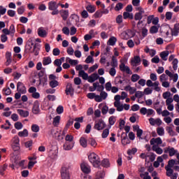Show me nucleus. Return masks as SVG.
I'll return each mask as SVG.
<instances>
[{
	"label": "nucleus",
	"mask_w": 179,
	"mask_h": 179,
	"mask_svg": "<svg viewBox=\"0 0 179 179\" xmlns=\"http://www.w3.org/2000/svg\"><path fill=\"white\" fill-rule=\"evenodd\" d=\"M88 159L94 167H99V166H100V157H99V155H97V154L92 152L88 156Z\"/></svg>",
	"instance_id": "nucleus-1"
},
{
	"label": "nucleus",
	"mask_w": 179,
	"mask_h": 179,
	"mask_svg": "<svg viewBox=\"0 0 179 179\" xmlns=\"http://www.w3.org/2000/svg\"><path fill=\"white\" fill-rule=\"evenodd\" d=\"M146 85L148 87H152L155 92H160V90H162V88L160 87V83H159V81H155L153 83L152 80H148L146 82Z\"/></svg>",
	"instance_id": "nucleus-2"
},
{
	"label": "nucleus",
	"mask_w": 179,
	"mask_h": 179,
	"mask_svg": "<svg viewBox=\"0 0 179 179\" xmlns=\"http://www.w3.org/2000/svg\"><path fill=\"white\" fill-rule=\"evenodd\" d=\"M137 13L134 15V20H142L143 15H145V10L141 7H136Z\"/></svg>",
	"instance_id": "nucleus-3"
},
{
	"label": "nucleus",
	"mask_w": 179,
	"mask_h": 179,
	"mask_svg": "<svg viewBox=\"0 0 179 179\" xmlns=\"http://www.w3.org/2000/svg\"><path fill=\"white\" fill-rule=\"evenodd\" d=\"M106 127H107V124H106L104 120L99 119L98 121L95 122L94 129H96V131H103Z\"/></svg>",
	"instance_id": "nucleus-4"
},
{
	"label": "nucleus",
	"mask_w": 179,
	"mask_h": 179,
	"mask_svg": "<svg viewBox=\"0 0 179 179\" xmlns=\"http://www.w3.org/2000/svg\"><path fill=\"white\" fill-rule=\"evenodd\" d=\"M12 148L15 152H17V150L20 149V140L19 139V137L17 136H15L12 139Z\"/></svg>",
	"instance_id": "nucleus-5"
},
{
	"label": "nucleus",
	"mask_w": 179,
	"mask_h": 179,
	"mask_svg": "<svg viewBox=\"0 0 179 179\" xmlns=\"http://www.w3.org/2000/svg\"><path fill=\"white\" fill-rule=\"evenodd\" d=\"M120 71L122 72L123 73H127V75H132V71L129 68V66L125 65V63L122 62L120 66Z\"/></svg>",
	"instance_id": "nucleus-6"
},
{
	"label": "nucleus",
	"mask_w": 179,
	"mask_h": 179,
	"mask_svg": "<svg viewBox=\"0 0 179 179\" xmlns=\"http://www.w3.org/2000/svg\"><path fill=\"white\" fill-rule=\"evenodd\" d=\"M164 153H169L170 157H173V156H177L178 155V150H176V148L173 147H167L164 149Z\"/></svg>",
	"instance_id": "nucleus-7"
},
{
	"label": "nucleus",
	"mask_w": 179,
	"mask_h": 179,
	"mask_svg": "<svg viewBox=\"0 0 179 179\" xmlns=\"http://www.w3.org/2000/svg\"><path fill=\"white\" fill-rule=\"evenodd\" d=\"M61 177L62 179H71L69 176V168L63 166L61 169Z\"/></svg>",
	"instance_id": "nucleus-8"
},
{
	"label": "nucleus",
	"mask_w": 179,
	"mask_h": 179,
	"mask_svg": "<svg viewBox=\"0 0 179 179\" xmlns=\"http://www.w3.org/2000/svg\"><path fill=\"white\" fill-rule=\"evenodd\" d=\"M80 169L83 173H85V174H89L92 171L90 166L89 165L88 163H86V162L81 163Z\"/></svg>",
	"instance_id": "nucleus-9"
},
{
	"label": "nucleus",
	"mask_w": 179,
	"mask_h": 179,
	"mask_svg": "<svg viewBox=\"0 0 179 179\" xmlns=\"http://www.w3.org/2000/svg\"><path fill=\"white\" fill-rule=\"evenodd\" d=\"M17 90L21 94H26L27 90H26V86L22 82H18L17 84Z\"/></svg>",
	"instance_id": "nucleus-10"
},
{
	"label": "nucleus",
	"mask_w": 179,
	"mask_h": 179,
	"mask_svg": "<svg viewBox=\"0 0 179 179\" xmlns=\"http://www.w3.org/2000/svg\"><path fill=\"white\" fill-rule=\"evenodd\" d=\"M150 125H152V127H155V125H157V127H160V125H162V124H163V122L162 121V119L160 118H157L155 119L153 117H150L148 120Z\"/></svg>",
	"instance_id": "nucleus-11"
},
{
	"label": "nucleus",
	"mask_w": 179,
	"mask_h": 179,
	"mask_svg": "<svg viewBox=\"0 0 179 179\" xmlns=\"http://www.w3.org/2000/svg\"><path fill=\"white\" fill-rule=\"evenodd\" d=\"M107 97H108V94L105 91H102L101 92L100 95H97L96 101V103H101V101H103V100H106Z\"/></svg>",
	"instance_id": "nucleus-12"
},
{
	"label": "nucleus",
	"mask_w": 179,
	"mask_h": 179,
	"mask_svg": "<svg viewBox=\"0 0 179 179\" xmlns=\"http://www.w3.org/2000/svg\"><path fill=\"white\" fill-rule=\"evenodd\" d=\"M130 64L133 67L138 66V65H141V57L134 56V58L131 59Z\"/></svg>",
	"instance_id": "nucleus-13"
},
{
	"label": "nucleus",
	"mask_w": 179,
	"mask_h": 179,
	"mask_svg": "<svg viewBox=\"0 0 179 179\" xmlns=\"http://www.w3.org/2000/svg\"><path fill=\"white\" fill-rule=\"evenodd\" d=\"M122 36H123L124 40H129V38H132V37L135 36V33H134V31L128 29L122 34Z\"/></svg>",
	"instance_id": "nucleus-14"
},
{
	"label": "nucleus",
	"mask_w": 179,
	"mask_h": 179,
	"mask_svg": "<svg viewBox=\"0 0 179 179\" xmlns=\"http://www.w3.org/2000/svg\"><path fill=\"white\" fill-rule=\"evenodd\" d=\"M133 131H136L137 138L139 139L142 138V135L143 134V130L139 128V125H134L133 126Z\"/></svg>",
	"instance_id": "nucleus-15"
},
{
	"label": "nucleus",
	"mask_w": 179,
	"mask_h": 179,
	"mask_svg": "<svg viewBox=\"0 0 179 179\" xmlns=\"http://www.w3.org/2000/svg\"><path fill=\"white\" fill-rule=\"evenodd\" d=\"M165 73L167 76H169L171 79H173V81L174 83H176L178 80V74H177V73L173 74L169 70H166Z\"/></svg>",
	"instance_id": "nucleus-16"
},
{
	"label": "nucleus",
	"mask_w": 179,
	"mask_h": 179,
	"mask_svg": "<svg viewBox=\"0 0 179 179\" xmlns=\"http://www.w3.org/2000/svg\"><path fill=\"white\" fill-rule=\"evenodd\" d=\"M29 52L31 54H34L36 56L38 55V54L40 53V46L38 45V44L36 43L34 45L33 49H31V47H30Z\"/></svg>",
	"instance_id": "nucleus-17"
},
{
	"label": "nucleus",
	"mask_w": 179,
	"mask_h": 179,
	"mask_svg": "<svg viewBox=\"0 0 179 179\" xmlns=\"http://www.w3.org/2000/svg\"><path fill=\"white\" fill-rule=\"evenodd\" d=\"M150 145L152 146H155V145H157V146H159L163 143V141H162V138L160 137H157L156 138H153L150 141Z\"/></svg>",
	"instance_id": "nucleus-18"
},
{
	"label": "nucleus",
	"mask_w": 179,
	"mask_h": 179,
	"mask_svg": "<svg viewBox=\"0 0 179 179\" xmlns=\"http://www.w3.org/2000/svg\"><path fill=\"white\" fill-rule=\"evenodd\" d=\"M73 87H72V84L71 83H68L66 87V94L67 96H69V94L71 96H72V94H73Z\"/></svg>",
	"instance_id": "nucleus-19"
},
{
	"label": "nucleus",
	"mask_w": 179,
	"mask_h": 179,
	"mask_svg": "<svg viewBox=\"0 0 179 179\" xmlns=\"http://www.w3.org/2000/svg\"><path fill=\"white\" fill-rule=\"evenodd\" d=\"M17 113L20 117H22V118H27V117L29 115V111L23 109H17Z\"/></svg>",
	"instance_id": "nucleus-20"
},
{
	"label": "nucleus",
	"mask_w": 179,
	"mask_h": 179,
	"mask_svg": "<svg viewBox=\"0 0 179 179\" xmlns=\"http://www.w3.org/2000/svg\"><path fill=\"white\" fill-rule=\"evenodd\" d=\"M75 146V143L65 142L63 145L64 150H72Z\"/></svg>",
	"instance_id": "nucleus-21"
},
{
	"label": "nucleus",
	"mask_w": 179,
	"mask_h": 179,
	"mask_svg": "<svg viewBox=\"0 0 179 179\" xmlns=\"http://www.w3.org/2000/svg\"><path fill=\"white\" fill-rule=\"evenodd\" d=\"M47 31H45V29H44L43 27H39L38 29V36H39V37H42V38H45V37H47Z\"/></svg>",
	"instance_id": "nucleus-22"
},
{
	"label": "nucleus",
	"mask_w": 179,
	"mask_h": 179,
	"mask_svg": "<svg viewBox=\"0 0 179 179\" xmlns=\"http://www.w3.org/2000/svg\"><path fill=\"white\" fill-rule=\"evenodd\" d=\"M60 16L62 17L63 20H66L69 17V10H61L59 11Z\"/></svg>",
	"instance_id": "nucleus-23"
},
{
	"label": "nucleus",
	"mask_w": 179,
	"mask_h": 179,
	"mask_svg": "<svg viewBox=\"0 0 179 179\" xmlns=\"http://www.w3.org/2000/svg\"><path fill=\"white\" fill-rule=\"evenodd\" d=\"M99 79V74L94 73L91 76L88 77V82L90 83H93V82H96Z\"/></svg>",
	"instance_id": "nucleus-24"
},
{
	"label": "nucleus",
	"mask_w": 179,
	"mask_h": 179,
	"mask_svg": "<svg viewBox=\"0 0 179 179\" xmlns=\"http://www.w3.org/2000/svg\"><path fill=\"white\" fill-rule=\"evenodd\" d=\"M78 76H80V78H82L83 80H89V75L83 70H81L78 72Z\"/></svg>",
	"instance_id": "nucleus-25"
},
{
	"label": "nucleus",
	"mask_w": 179,
	"mask_h": 179,
	"mask_svg": "<svg viewBox=\"0 0 179 179\" xmlns=\"http://www.w3.org/2000/svg\"><path fill=\"white\" fill-rule=\"evenodd\" d=\"M153 152H155L157 155H162L163 154V149L159 147L157 145H154L152 147Z\"/></svg>",
	"instance_id": "nucleus-26"
},
{
	"label": "nucleus",
	"mask_w": 179,
	"mask_h": 179,
	"mask_svg": "<svg viewBox=\"0 0 179 179\" xmlns=\"http://www.w3.org/2000/svg\"><path fill=\"white\" fill-rule=\"evenodd\" d=\"M124 90L129 92L130 94H134L136 92V88L135 87H131V85L126 86Z\"/></svg>",
	"instance_id": "nucleus-27"
},
{
	"label": "nucleus",
	"mask_w": 179,
	"mask_h": 179,
	"mask_svg": "<svg viewBox=\"0 0 179 179\" xmlns=\"http://www.w3.org/2000/svg\"><path fill=\"white\" fill-rule=\"evenodd\" d=\"M48 9L49 10H54L55 9H58V5L54 1H50L48 3Z\"/></svg>",
	"instance_id": "nucleus-28"
},
{
	"label": "nucleus",
	"mask_w": 179,
	"mask_h": 179,
	"mask_svg": "<svg viewBox=\"0 0 179 179\" xmlns=\"http://www.w3.org/2000/svg\"><path fill=\"white\" fill-rule=\"evenodd\" d=\"M52 62V60H51L50 57H45L43 58L42 64L44 66H47V65H50Z\"/></svg>",
	"instance_id": "nucleus-29"
},
{
	"label": "nucleus",
	"mask_w": 179,
	"mask_h": 179,
	"mask_svg": "<svg viewBox=\"0 0 179 179\" xmlns=\"http://www.w3.org/2000/svg\"><path fill=\"white\" fill-rule=\"evenodd\" d=\"M114 106L117 108V111H122L124 110V105L120 101H115Z\"/></svg>",
	"instance_id": "nucleus-30"
},
{
	"label": "nucleus",
	"mask_w": 179,
	"mask_h": 179,
	"mask_svg": "<svg viewBox=\"0 0 179 179\" xmlns=\"http://www.w3.org/2000/svg\"><path fill=\"white\" fill-rule=\"evenodd\" d=\"M18 136H20V138H27V136H29V131L25 129L22 131H19Z\"/></svg>",
	"instance_id": "nucleus-31"
},
{
	"label": "nucleus",
	"mask_w": 179,
	"mask_h": 179,
	"mask_svg": "<svg viewBox=\"0 0 179 179\" xmlns=\"http://www.w3.org/2000/svg\"><path fill=\"white\" fill-rule=\"evenodd\" d=\"M169 54H170L169 51H163L160 53L159 57L163 59V61H167Z\"/></svg>",
	"instance_id": "nucleus-32"
},
{
	"label": "nucleus",
	"mask_w": 179,
	"mask_h": 179,
	"mask_svg": "<svg viewBox=\"0 0 179 179\" xmlns=\"http://www.w3.org/2000/svg\"><path fill=\"white\" fill-rule=\"evenodd\" d=\"M106 177V173L103 171H99L96 173L95 176V179H104Z\"/></svg>",
	"instance_id": "nucleus-33"
},
{
	"label": "nucleus",
	"mask_w": 179,
	"mask_h": 179,
	"mask_svg": "<svg viewBox=\"0 0 179 179\" xmlns=\"http://www.w3.org/2000/svg\"><path fill=\"white\" fill-rule=\"evenodd\" d=\"M85 9L89 12V13H94V12H96V6L93 5L87 6Z\"/></svg>",
	"instance_id": "nucleus-34"
},
{
	"label": "nucleus",
	"mask_w": 179,
	"mask_h": 179,
	"mask_svg": "<svg viewBox=\"0 0 179 179\" xmlns=\"http://www.w3.org/2000/svg\"><path fill=\"white\" fill-rule=\"evenodd\" d=\"M80 145L83 148H87V140L85 137L80 138Z\"/></svg>",
	"instance_id": "nucleus-35"
},
{
	"label": "nucleus",
	"mask_w": 179,
	"mask_h": 179,
	"mask_svg": "<svg viewBox=\"0 0 179 179\" xmlns=\"http://www.w3.org/2000/svg\"><path fill=\"white\" fill-rule=\"evenodd\" d=\"M179 33V23L174 25L173 30L172 31V36H178Z\"/></svg>",
	"instance_id": "nucleus-36"
},
{
	"label": "nucleus",
	"mask_w": 179,
	"mask_h": 179,
	"mask_svg": "<svg viewBox=\"0 0 179 179\" xmlns=\"http://www.w3.org/2000/svg\"><path fill=\"white\" fill-rule=\"evenodd\" d=\"M32 113L33 114H38V113H40V106H38V103L34 104Z\"/></svg>",
	"instance_id": "nucleus-37"
},
{
	"label": "nucleus",
	"mask_w": 179,
	"mask_h": 179,
	"mask_svg": "<svg viewBox=\"0 0 179 179\" xmlns=\"http://www.w3.org/2000/svg\"><path fill=\"white\" fill-rule=\"evenodd\" d=\"M157 134L159 136H164V128L163 127H157Z\"/></svg>",
	"instance_id": "nucleus-38"
},
{
	"label": "nucleus",
	"mask_w": 179,
	"mask_h": 179,
	"mask_svg": "<svg viewBox=\"0 0 179 179\" xmlns=\"http://www.w3.org/2000/svg\"><path fill=\"white\" fill-rule=\"evenodd\" d=\"M122 144L125 146L126 145H129V143H131V141H129V138H128V136L127 135L124 137L122 136Z\"/></svg>",
	"instance_id": "nucleus-39"
},
{
	"label": "nucleus",
	"mask_w": 179,
	"mask_h": 179,
	"mask_svg": "<svg viewBox=\"0 0 179 179\" xmlns=\"http://www.w3.org/2000/svg\"><path fill=\"white\" fill-rule=\"evenodd\" d=\"M59 83L56 80H50L49 83V85L50 86V87H52V89L57 87V86H59Z\"/></svg>",
	"instance_id": "nucleus-40"
},
{
	"label": "nucleus",
	"mask_w": 179,
	"mask_h": 179,
	"mask_svg": "<svg viewBox=\"0 0 179 179\" xmlns=\"http://www.w3.org/2000/svg\"><path fill=\"white\" fill-rule=\"evenodd\" d=\"M6 169H8V164H4L3 165L0 166V174L1 176H3L5 174V171H6Z\"/></svg>",
	"instance_id": "nucleus-41"
},
{
	"label": "nucleus",
	"mask_w": 179,
	"mask_h": 179,
	"mask_svg": "<svg viewBox=\"0 0 179 179\" xmlns=\"http://www.w3.org/2000/svg\"><path fill=\"white\" fill-rule=\"evenodd\" d=\"M111 66H113V68H117V66H118V60L115 56L112 57Z\"/></svg>",
	"instance_id": "nucleus-42"
},
{
	"label": "nucleus",
	"mask_w": 179,
	"mask_h": 179,
	"mask_svg": "<svg viewBox=\"0 0 179 179\" xmlns=\"http://www.w3.org/2000/svg\"><path fill=\"white\" fill-rule=\"evenodd\" d=\"M108 135H110V129H105L101 134V138H103V139H106Z\"/></svg>",
	"instance_id": "nucleus-43"
},
{
	"label": "nucleus",
	"mask_w": 179,
	"mask_h": 179,
	"mask_svg": "<svg viewBox=\"0 0 179 179\" xmlns=\"http://www.w3.org/2000/svg\"><path fill=\"white\" fill-rule=\"evenodd\" d=\"M166 130L168 132V134L170 135V136H176V132L173 131V127H166Z\"/></svg>",
	"instance_id": "nucleus-44"
},
{
	"label": "nucleus",
	"mask_w": 179,
	"mask_h": 179,
	"mask_svg": "<svg viewBox=\"0 0 179 179\" xmlns=\"http://www.w3.org/2000/svg\"><path fill=\"white\" fill-rule=\"evenodd\" d=\"M140 79H141V76L138 74H133L131 77V80L134 83H135V82H138V80H139Z\"/></svg>",
	"instance_id": "nucleus-45"
},
{
	"label": "nucleus",
	"mask_w": 179,
	"mask_h": 179,
	"mask_svg": "<svg viewBox=\"0 0 179 179\" xmlns=\"http://www.w3.org/2000/svg\"><path fill=\"white\" fill-rule=\"evenodd\" d=\"M59 121H61V116H56L53 119V122H52L53 125L55 127H57V125H59Z\"/></svg>",
	"instance_id": "nucleus-46"
},
{
	"label": "nucleus",
	"mask_w": 179,
	"mask_h": 179,
	"mask_svg": "<svg viewBox=\"0 0 179 179\" xmlns=\"http://www.w3.org/2000/svg\"><path fill=\"white\" fill-rule=\"evenodd\" d=\"M87 97L90 100H93V99H94V101H96V99H97V95L96 94V93L90 92L87 94Z\"/></svg>",
	"instance_id": "nucleus-47"
},
{
	"label": "nucleus",
	"mask_w": 179,
	"mask_h": 179,
	"mask_svg": "<svg viewBox=\"0 0 179 179\" xmlns=\"http://www.w3.org/2000/svg\"><path fill=\"white\" fill-rule=\"evenodd\" d=\"M140 177L143 179H152V177L149 176V172H144L143 173H140Z\"/></svg>",
	"instance_id": "nucleus-48"
},
{
	"label": "nucleus",
	"mask_w": 179,
	"mask_h": 179,
	"mask_svg": "<svg viewBox=\"0 0 179 179\" xmlns=\"http://www.w3.org/2000/svg\"><path fill=\"white\" fill-rule=\"evenodd\" d=\"M117 121V117L115 116H110L108 119V123L110 126L114 125Z\"/></svg>",
	"instance_id": "nucleus-49"
},
{
	"label": "nucleus",
	"mask_w": 179,
	"mask_h": 179,
	"mask_svg": "<svg viewBox=\"0 0 179 179\" xmlns=\"http://www.w3.org/2000/svg\"><path fill=\"white\" fill-rule=\"evenodd\" d=\"M65 141L66 142H69V143H75V141H73V136L70 134H67L66 136Z\"/></svg>",
	"instance_id": "nucleus-50"
},
{
	"label": "nucleus",
	"mask_w": 179,
	"mask_h": 179,
	"mask_svg": "<svg viewBox=\"0 0 179 179\" xmlns=\"http://www.w3.org/2000/svg\"><path fill=\"white\" fill-rule=\"evenodd\" d=\"M157 31H159V27H157L156 26H152L150 29V33L151 34H156V33H157Z\"/></svg>",
	"instance_id": "nucleus-51"
},
{
	"label": "nucleus",
	"mask_w": 179,
	"mask_h": 179,
	"mask_svg": "<svg viewBox=\"0 0 179 179\" xmlns=\"http://www.w3.org/2000/svg\"><path fill=\"white\" fill-rule=\"evenodd\" d=\"M159 80L161 83L167 82V80H169V77L167 76V75L163 73L159 76Z\"/></svg>",
	"instance_id": "nucleus-52"
},
{
	"label": "nucleus",
	"mask_w": 179,
	"mask_h": 179,
	"mask_svg": "<svg viewBox=\"0 0 179 179\" xmlns=\"http://www.w3.org/2000/svg\"><path fill=\"white\" fill-rule=\"evenodd\" d=\"M174 164H176V160L171 159L169 161L168 165L165 167H166L168 169H173V167H174Z\"/></svg>",
	"instance_id": "nucleus-53"
},
{
	"label": "nucleus",
	"mask_w": 179,
	"mask_h": 179,
	"mask_svg": "<svg viewBox=\"0 0 179 179\" xmlns=\"http://www.w3.org/2000/svg\"><path fill=\"white\" fill-rule=\"evenodd\" d=\"M31 131L32 132H39L40 131V127L37 124H32L31 125Z\"/></svg>",
	"instance_id": "nucleus-54"
},
{
	"label": "nucleus",
	"mask_w": 179,
	"mask_h": 179,
	"mask_svg": "<svg viewBox=\"0 0 179 179\" xmlns=\"http://www.w3.org/2000/svg\"><path fill=\"white\" fill-rule=\"evenodd\" d=\"M14 127L15 129L20 131V129H22L23 128V124H22V122H17L15 123Z\"/></svg>",
	"instance_id": "nucleus-55"
},
{
	"label": "nucleus",
	"mask_w": 179,
	"mask_h": 179,
	"mask_svg": "<svg viewBox=\"0 0 179 179\" xmlns=\"http://www.w3.org/2000/svg\"><path fill=\"white\" fill-rule=\"evenodd\" d=\"M108 43L110 45H115V43H117V38L112 36L109 38Z\"/></svg>",
	"instance_id": "nucleus-56"
},
{
	"label": "nucleus",
	"mask_w": 179,
	"mask_h": 179,
	"mask_svg": "<svg viewBox=\"0 0 179 179\" xmlns=\"http://www.w3.org/2000/svg\"><path fill=\"white\" fill-rule=\"evenodd\" d=\"M122 8H124V4L122 3H118L115 7V10H116V12H118L119 10H121Z\"/></svg>",
	"instance_id": "nucleus-57"
},
{
	"label": "nucleus",
	"mask_w": 179,
	"mask_h": 179,
	"mask_svg": "<svg viewBox=\"0 0 179 179\" xmlns=\"http://www.w3.org/2000/svg\"><path fill=\"white\" fill-rule=\"evenodd\" d=\"M97 68H99V65L97 64H95L94 65H93L88 70L89 73H92V72H94L96 69H97Z\"/></svg>",
	"instance_id": "nucleus-58"
},
{
	"label": "nucleus",
	"mask_w": 179,
	"mask_h": 179,
	"mask_svg": "<svg viewBox=\"0 0 179 179\" xmlns=\"http://www.w3.org/2000/svg\"><path fill=\"white\" fill-rule=\"evenodd\" d=\"M89 143L92 146V148H96V146H97V142L94 138H90Z\"/></svg>",
	"instance_id": "nucleus-59"
},
{
	"label": "nucleus",
	"mask_w": 179,
	"mask_h": 179,
	"mask_svg": "<svg viewBox=\"0 0 179 179\" xmlns=\"http://www.w3.org/2000/svg\"><path fill=\"white\" fill-rule=\"evenodd\" d=\"M57 151H54L52 150H50L49 152V156L52 159H55L57 157Z\"/></svg>",
	"instance_id": "nucleus-60"
},
{
	"label": "nucleus",
	"mask_w": 179,
	"mask_h": 179,
	"mask_svg": "<svg viewBox=\"0 0 179 179\" xmlns=\"http://www.w3.org/2000/svg\"><path fill=\"white\" fill-rule=\"evenodd\" d=\"M165 170L166 171L167 177H171V175L174 172L171 168L165 167Z\"/></svg>",
	"instance_id": "nucleus-61"
},
{
	"label": "nucleus",
	"mask_w": 179,
	"mask_h": 179,
	"mask_svg": "<svg viewBox=\"0 0 179 179\" xmlns=\"http://www.w3.org/2000/svg\"><path fill=\"white\" fill-rule=\"evenodd\" d=\"M166 20H171L173 18V13L171 12H166L165 15Z\"/></svg>",
	"instance_id": "nucleus-62"
},
{
	"label": "nucleus",
	"mask_w": 179,
	"mask_h": 179,
	"mask_svg": "<svg viewBox=\"0 0 179 179\" xmlns=\"http://www.w3.org/2000/svg\"><path fill=\"white\" fill-rule=\"evenodd\" d=\"M136 152H138V149L134 148H132L131 150H127V155L131 156L132 155H135V153H136Z\"/></svg>",
	"instance_id": "nucleus-63"
},
{
	"label": "nucleus",
	"mask_w": 179,
	"mask_h": 179,
	"mask_svg": "<svg viewBox=\"0 0 179 179\" xmlns=\"http://www.w3.org/2000/svg\"><path fill=\"white\" fill-rule=\"evenodd\" d=\"M153 92V90L150 89V87H147L144 89L143 94L146 95L152 94Z\"/></svg>",
	"instance_id": "nucleus-64"
}]
</instances>
